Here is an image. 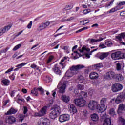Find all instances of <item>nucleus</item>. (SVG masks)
Segmentation results:
<instances>
[{
  "mask_svg": "<svg viewBox=\"0 0 125 125\" xmlns=\"http://www.w3.org/2000/svg\"><path fill=\"white\" fill-rule=\"evenodd\" d=\"M84 68V66L83 65L79 64L77 65H73L70 68V71H67L65 74V77L66 78H72L73 76H75V75H77L78 73H79V70H81V69H83Z\"/></svg>",
  "mask_w": 125,
  "mask_h": 125,
  "instance_id": "1",
  "label": "nucleus"
},
{
  "mask_svg": "<svg viewBox=\"0 0 125 125\" xmlns=\"http://www.w3.org/2000/svg\"><path fill=\"white\" fill-rule=\"evenodd\" d=\"M49 117L52 120H54L61 114V108L59 106H55L51 109Z\"/></svg>",
  "mask_w": 125,
  "mask_h": 125,
  "instance_id": "2",
  "label": "nucleus"
},
{
  "mask_svg": "<svg viewBox=\"0 0 125 125\" xmlns=\"http://www.w3.org/2000/svg\"><path fill=\"white\" fill-rule=\"evenodd\" d=\"M96 50H97V49H94L90 51V49L85 46H83L81 49H79V51H80L81 53H82V55H85V57H87V58H90V55L92 54V52H94V51H96ZM89 51L90 52H89Z\"/></svg>",
  "mask_w": 125,
  "mask_h": 125,
  "instance_id": "3",
  "label": "nucleus"
},
{
  "mask_svg": "<svg viewBox=\"0 0 125 125\" xmlns=\"http://www.w3.org/2000/svg\"><path fill=\"white\" fill-rule=\"evenodd\" d=\"M101 119L104 120L103 125H111V118H109L106 113L100 114Z\"/></svg>",
  "mask_w": 125,
  "mask_h": 125,
  "instance_id": "4",
  "label": "nucleus"
},
{
  "mask_svg": "<svg viewBox=\"0 0 125 125\" xmlns=\"http://www.w3.org/2000/svg\"><path fill=\"white\" fill-rule=\"evenodd\" d=\"M47 110V107L44 106L40 110V111L35 112L34 113V116L35 117H42V116H44V115L46 114Z\"/></svg>",
  "mask_w": 125,
  "mask_h": 125,
  "instance_id": "5",
  "label": "nucleus"
},
{
  "mask_svg": "<svg viewBox=\"0 0 125 125\" xmlns=\"http://www.w3.org/2000/svg\"><path fill=\"white\" fill-rule=\"evenodd\" d=\"M80 98L75 100V103L79 107H83L85 105V100L83 99V96H80Z\"/></svg>",
  "mask_w": 125,
  "mask_h": 125,
  "instance_id": "6",
  "label": "nucleus"
},
{
  "mask_svg": "<svg viewBox=\"0 0 125 125\" xmlns=\"http://www.w3.org/2000/svg\"><path fill=\"white\" fill-rule=\"evenodd\" d=\"M50 25V22L49 21H45L41 23L38 28H37V31H42L48 27Z\"/></svg>",
  "mask_w": 125,
  "mask_h": 125,
  "instance_id": "7",
  "label": "nucleus"
},
{
  "mask_svg": "<svg viewBox=\"0 0 125 125\" xmlns=\"http://www.w3.org/2000/svg\"><path fill=\"white\" fill-rule=\"evenodd\" d=\"M70 120V115L69 114H62L59 117V121L60 123H64Z\"/></svg>",
  "mask_w": 125,
  "mask_h": 125,
  "instance_id": "8",
  "label": "nucleus"
},
{
  "mask_svg": "<svg viewBox=\"0 0 125 125\" xmlns=\"http://www.w3.org/2000/svg\"><path fill=\"white\" fill-rule=\"evenodd\" d=\"M123 89V85L119 83H115L112 86V90L113 92H118L120 90Z\"/></svg>",
  "mask_w": 125,
  "mask_h": 125,
  "instance_id": "9",
  "label": "nucleus"
},
{
  "mask_svg": "<svg viewBox=\"0 0 125 125\" xmlns=\"http://www.w3.org/2000/svg\"><path fill=\"white\" fill-rule=\"evenodd\" d=\"M116 78V73L113 71H109L107 72L105 76V79L106 80H112Z\"/></svg>",
  "mask_w": 125,
  "mask_h": 125,
  "instance_id": "10",
  "label": "nucleus"
},
{
  "mask_svg": "<svg viewBox=\"0 0 125 125\" xmlns=\"http://www.w3.org/2000/svg\"><path fill=\"white\" fill-rule=\"evenodd\" d=\"M125 98V92H122L119 95L117 98L115 100V102L117 104H119V103H121L122 101H123L124 98Z\"/></svg>",
  "mask_w": 125,
  "mask_h": 125,
  "instance_id": "11",
  "label": "nucleus"
},
{
  "mask_svg": "<svg viewBox=\"0 0 125 125\" xmlns=\"http://www.w3.org/2000/svg\"><path fill=\"white\" fill-rule=\"evenodd\" d=\"M121 54H122V53L121 52H116L115 53H113L111 55V57L112 59H113L114 60L121 59Z\"/></svg>",
  "mask_w": 125,
  "mask_h": 125,
  "instance_id": "12",
  "label": "nucleus"
},
{
  "mask_svg": "<svg viewBox=\"0 0 125 125\" xmlns=\"http://www.w3.org/2000/svg\"><path fill=\"white\" fill-rule=\"evenodd\" d=\"M96 109H97V112L98 113H102V112H104V111H106V109H107V106H103L102 105H101V106H100V105H98L97 104V106H96Z\"/></svg>",
  "mask_w": 125,
  "mask_h": 125,
  "instance_id": "13",
  "label": "nucleus"
},
{
  "mask_svg": "<svg viewBox=\"0 0 125 125\" xmlns=\"http://www.w3.org/2000/svg\"><path fill=\"white\" fill-rule=\"evenodd\" d=\"M96 106H97V103L93 101H90L88 104V108H89L90 110H95Z\"/></svg>",
  "mask_w": 125,
  "mask_h": 125,
  "instance_id": "14",
  "label": "nucleus"
},
{
  "mask_svg": "<svg viewBox=\"0 0 125 125\" xmlns=\"http://www.w3.org/2000/svg\"><path fill=\"white\" fill-rule=\"evenodd\" d=\"M61 99L63 102L68 103L71 100V98L67 95H62L61 96Z\"/></svg>",
  "mask_w": 125,
  "mask_h": 125,
  "instance_id": "15",
  "label": "nucleus"
},
{
  "mask_svg": "<svg viewBox=\"0 0 125 125\" xmlns=\"http://www.w3.org/2000/svg\"><path fill=\"white\" fill-rule=\"evenodd\" d=\"M16 121V119H15V117L12 116H10L6 119V122L8 124H13L14 123H15Z\"/></svg>",
  "mask_w": 125,
  "mask_h": 125,
  "instance_id": "16",
  "label": "nucleus"
},
{
  "mask_svg": "<svg viewBox=\"0 0 125 125\" xmlns=\"http://www.w3.org/2000/svg\"><path fill=\"white\" fill-rule=\"evenodd\" d=\"M125 110V105L124 104H121L118 107V113L119 115H121L123 113V111Z\"/></svg>",
  "mask_w": 125,
  "mask_h": 125,
  "instance_id": "17",
  "label": "nucleus"
},
{
  "mask_svg": "<svg viewBox=\"0 0 125 125\" xmlns=\"http://www.w3.org/2000/svg\"><path fill=\"white\" fill-rule=\"evenodd\" d=\"M17 112V110L14 109L13 107L11 108L6 113L5 115H11V114H15V113Z\"/></svg>",
  "mask_w": 125,
  "mask_h": 125,
  "instance_id": "18",
  "label": "nucleus"
},
{
  "mask_svg": "<svg viewBox=\"0 0 125 125\" xmlns=\"http://www.w3.org/2000/svg\"><path fill=\"white\" fill-rule=\"evenodd\" d=\"M69 111L70 113H77V108L75 107V105L73 104H70L69 105Z\"/></svg>",
  "mask_w": 125,
  "mask_h": 125,
  "instance_id": "19",
  "label": "nucleus"
},
{
  "mask_svg": "<svg viewBox=\"0 0 125 125\" xmlns=\"http://www.w3.org/2000/svg\"><path fill=\"white\" fill-rule=\"evenodd\" d=\"M89 77L90 79H91V80H94L98 78V74L95 72H92L90 73Z\"/></svg>",
  "mask_w": 125,
  "mask_h": 125,
  "instance_id": "20",
  "label": "nucleus"
},
{
  "mask_svg": "<svg viewBox=\"0 0 125 125\" xmlns=\"http://www.w3.org/2000/svg\"><path fill=\"white\" fill-rule=\"evenodd\" d=\"M116 39L119 41H122V39H125V33H122L116 36Z\"/></svg>",
  "mask_w": 125,
  "mask_h": 125,
  "instance_id": "21",
  "label": "nucleus"
},
{
  "mask_svg": "<svg viewBox=\"0 0 125 125\" xmlns=\"http://www.w3.org/2000/svg\"><path fill=\"white\" fill-rule=\"evenodd\" d=\"M115 79L117 82H121L124 80V77L121 74H116Z\"/></svg>",
  "mask_w": 125,
  "mask_h": 125,
  "instance_id": "22",
  "label": "nucleus"
},
{
  "mask_svg": "<svg viewBox=\"0 0 125 125\" xmlns=\"http://www.w3.org/2000/svg\"><path fill=\"white\" fill-rule=\"evenodd\" d=\"M66 87V84H63L59 88V93H64L65 92V88Z\"/></svg>",
  "mask_w": 125,
  "mask_h": 125,
  "instance_id": "23",
  "label": "nucleus"
},
{
  "mask_svg": "<svg viewBox=\"0 0 125 125\" xmlns=\"http://www.w3.org/2000/svg\"><path fill=\"white\" fill-rule=\"evenodd\" d=\"M104 40V38L100 37L99 39H92L90 41V43H93V42H101V41H103Z\"/></svg>",
  "mask_w": 125,
  "mask_h": 125,
  "instance_id": "24",
  "label": "nucleus"
},
{
  "mask_svg": "<svg viewBox=\"0 0 125 125\" xmlns=\"http://www.w3.org/2000/svg\"><path fill=\"white\" fill-rule=\"evenodd\" d=\"M109 52L106 53H102L101 55L99 56L100 59L101 60L104 59V58H106V57H108V55H109Z\"/></svg>",
  "mask_w": 125,
  "mask_h": 125,
  "instance_id": "25",
  "label": "nucleus"
},
{
  "mask_svg": "<svg viewBox=\"0 0 125 125\" xmlns=\"http://www.w3.org/2000/svg\"><path fill=\"white\" fill-rule=\"evenodd\" d=\"M107 101H108V100L107 99V98H103L101 100V105H102L103 106H104V107H107L106 106V104L107 103Z\"/></svg>",
  "mask_w": 125,
  "mask_h": 125,
  "instance_id": "26",
  "label": "nucleus"
},
{
  "mask_svg": "<svg viewBox=\"0 0 125 125\" xmlns=\"http://www.w3.org/2000/svg\"><path fill=\"white\" fill-rule=\"evenodd\" d=\"M91 118L92 119V121H93V122H97V121H98V115L95 113L92 114L91 115Z\"/></svg>",
  "mask_w": 125,
  "mask_h": 125,
  "instance_id": "27",
  "label": "nucleus"
},
{
  "mask_svg": "<svg viewBox=\"0 0 125 125\" xmlns=\"http://www.w3.org/2000/svg\"><path fill=\"white\" fill-rule=\"evenodd\" d=\"M122 69H124V65L122 66V63H118L116 64V70L117 71H121Z\"/></svg>",
  "mask_w": 125,
  "mask_h": 125,
  "instance_id": "28",
  "label": "nucleus"
},
{
  "mask_svg": "<svg viewBox=\"0 0 125 125\" xmlns=\"http://www.w3.org/2000/svg\"><path fill=\"white\" fill-rule=\"evenodd\" d=\"M53 71L57 75H60V73H61V71L59 69V68L57 67H55L53 68Z\"/></svg>",
  "mask_w": 125,
  "mask_h": 125,
  "instance_id": "29",
  "label": "nucleus"
},
{
  "mask_svg": "<svg viewBox=\"0 0 125 125\" xmlns=\"http://www.w3.org/2000/svg\"><path fill=\"white\" fill-rule=\"evenodd\" d=\"M1 83H2L5 85H8V84L9 83H10V81L8 79H5L2 80Z\"/></svg>",
  "mask_w": 125,
  "mask_h": 125,
  "instance_id": "30",
  "label": "nucleus"
},
{
  "mask_svg": "<svg viewBox=\"0 0 125 125\" xmlns=\"http://www.w3.org/2000/svg\"><path fill=\"white\" fill-rule=\"evenodd\" d=\"M94 67L97 70H99V69H100V68H102V67H103V65H102V63H98V64L94 65Z\"/></svg>",
  "mask_w": 125,
  "mask_h": 125,
  "instance_id": "31",
  "label": "nucleus"
},
{
  "mask_svg": "<svg viewBox=\"0 0 125 125\" xmlns=\"http://www.w3.org/2000/svg\"><path fill=\"white\" fill-rule=\"evenodd\" d=\"M19 117L20 118V119H19L20 122L22 123V122H23V120H24V118H26V115H25V114H20Z\"/></svg>",
  "mask_w": 125,
  "mask_h": 125,
  "instance_id": "32",
  "label": "nucleus"
},
{
  "mask_svg": "<svg viewBox=\"0 0 125 125\" xmlns=\"http://www.w3.org/2000/svg\"><path fill=\"white\" fill-rule=\"evenodd\" d=\"M11 27H12V25H9L2 29H3V31L5 33L6 31H8V30H9Z\"/></svg>",
  "mask_w": 125,
  "mask_h": 125,
  "instance_id": "33",
  "label": "nucleus"
},
{
  "mask_svg": "<svg viewBox=\"0 0 125 125\" xmlns=\"http://www.w3.org/2000/svg\"><path fill=\"white\" fill-rule=\"evenodd\" d=\"M80 83H85V80L83 78V77L80 76L78 79Z\"/></svg>",
  "mask_w": 125,
  "mask_h": 125,
  "instance_id": "34",
  "label": "nucleus"
},
{
  "mask_svg": "<svg viewBox=\"0 0 125 125\" xmlns=\"http://www.w3.org/2000/svg\"><path fill=\"white\" fill-rule=\"evenodd\" d=\"M119 123L121 125H125V119L122 117H119Z\"/></svg>",
  "mask_w": 125,
  "mask_h": 125,
  "instance_id": "35",
  "label": "nucleus"
},
{
  "mask_svg": "<svg viewBox=\"0 0 125 125\" xmlns=\"http://www.w3.org/2000/svg\"><path fill=\"white\" fill-rule=\"evenodd\" d=\"M109 114L111 115V116H115V115H116V112L115 111V109H111L109 111Z\"/></svg>",
  "mask_w": 125,
  "mask_h": 125,
  "instance_id": "36",
  "label": "nucleus"
},
{
  "mask_svg": "<svg viewBox=\"0 0 125 125\" xmlns=\"http://www.w3.org/2000/svg\"><path fill=\"white\" fill-rule=\"evenodd\" d=\"M77 88H78V89H80V90H83V89L84 88V86L79 84L77 85Z\"/></svg>",
  "mask_w": 125,
  "mask_h": 125,
  "instance_id": "37",
  "label": "nucleus"
},
{
  "mask_svg": "<svg viewBox=\"0 0 125 125\" xmlns=\"http://www.w3.org/2000/svg\"><path fill=\"white\" fill-rule=\"evenodd\" d=\"M20 47H21V44H19L15 46L14 48L13 49V50H14V51H15V50H17V49H19V48H20Z\"/></svg>",
  "mask_w": 125,
  "mask_h": 125,
  "instance_id": "38",
  "label": "nucleus"
},
{
  "mask_svg": "<svg viewBox=\"0 0 125 125\" xmlns=\"http://www.w3.org/2000/svg\"><path fill=\"white\" fill-rule=\"evenodd\" d=\"M89 20H86L84 21H80V23H83V25H85V24H88V22H89Z\"/></svg>",
  "mask_w": 125,
  "mask_h": 125,
  "instance_id": "39",
  "label": "nucleus"
},
{
  "mask_svg": "<svg viewBox=\"0 0 125 125\" xmlns=\"http://www.w3.org/2000/svg\"><path fill=\"white\" fill-rule=\"evenodd\" d=\"M17 97L18 98V101H22V102H24V101H25V100H24L23 99H22L21 97H20V96L19 95V94H18L17 96Z\"/></svg>",
  "mask_w": 125,
  "mask_h": 125,
  "instance_id": "40",
  "label": "nucleus"
},
{
  "mask_svg": "<svg viewBox=\"0 0 125 125\" xmlns=\"http://www.w3.org/2000/svg\"><path fill=\"white\" fill-rule=\"evenodd\" d=\"M26 64L27 63H22L18 64L16 67H19V69H20V68H22V67H24V66H25V65H26Z\"/></svg>",
  "mask_w": 125,
  "mask_h": 125,
  "instance_id": "41",
  "label": "nucleus"
},
{
  "mask_svg": "<svg viewBox=\"0 0 125 125\" xmlns=\"http://www.w3.org/2000/svg\"><path fill=\"white\" fill-rule=\"evenodd\" d=\"M38 90H39L40 91L41 94H44V91L43 90V89L42 87H39L38 89Z\"/></svg>",
  "mask_w": 125,
  "mask_h": 125,
  "instance_id": "42",
  "label": "nucleus"
},
{
  "mask_svg": "<svg viewBox=\"0 0 125 125\" xmlns=\"http://www.w3.org/2000/svg\"><path fill=\"white\" fill-rule=\"evenodd\" d=\"M53 56H50L49 57V59H48V60L47 61V63L48 64L49 63H50L51 62V60H52V59H53Z\"/></svg>",
  "mask_w": 125,
  "mask_h": 125,
  "instance_id": "43",
  "label": "nucleus"
},
{
  "mask_svg": "<svg viewBox=\"0 0 125 125\" xmlns=\"http://www.w3.org/2000/svg\"><path fill=\"white\" fill-rule=\"evenodd\" d=\"M82 95L83 96V97L84 98H86V97H87V93L85 92H82L81 93Z\"/></svg>",
  "mask_w": 125,
  "mask_h": 125,
  "instance_id": "44",
  "label": "nucleus"
},
{
  "mask_svg": "<svg viewBox=\"0 0 125 125\" xmlns=\"http://www.w3.org/2000/svg\"><path fill=\"white\" fill-rule=\"evenodd\" d=\"M89 12H90V9H85L83 11L84 14H87V13H89Z\"/></svg>",
  "mask_w": 125,
  "mask_h": 125,
  "instance_id": "45",
  "label": "nucleus"
},
{
  "mask_svg": "<svg viewBox=\"0 0 125 125\" xmlns=\"http://www.w3.org/2000/svg\"><path fill=\"white\" fill-rule=\"evenodd\" d=\"M105 44L108 47H110L113 45V43H112L111 42H105Z\"/></svg>",
  "mask_w": 125,
  "mask_h": 125,
  "instance_id": "46",
  "label": "nucleus"
},
{
  "mask_svg": "<svg viewBox=\"0 0 125 125\" xmlns=\"http://www.w3.org/2000/svg\"><path fill=\"white\" fill-rule=\"evenodd\" d=\"M32 25H33V22L30 21L27 25V28H28V29H31L32 28Z\"/></svg>",
  "mask_w": 125,
  "mask_h": 125,
  "instance_id": "47",
  "label": "nucleus"
},
{
  "mask_svg": "<svg viewBox=\"0 0 125 125\" xmlns=\"http://www.w3.org/2000/svg\"><path fill=\"white\" fill-rule=\"evenodd\" d=\"M24 111H23V114H24V115H26V114H27V112H28V108H27V107L26 106H24Z\"/></svg>",
  "mask_w": 125,
  "mask_h": 125,
  "instance_id": "48",
  "label": "nucleus"
},
{
  "mask_svg": "<svg viewBox=\"0 0 125 125\" xmlns=\"http://www.w3.org/2000/svg\"><path fill=\"white\" fill-rule=\"evenodd\" d=\"M118 5L119 6H122L123 5H125V1H121L119 3Z\"/></svg>",
  "mask_w": 125,
  "mask_h": 125,
  "instance_id": "49",
  "label": "nucleus"
},
{
  "mask_svg": "<svg viewBox=\"0 0 125 125\" xmlns=\"http://www.w3.org/2000/svg\"><path fill=\"white\" fill-rule=\"evenodd\" d=\"M8 49H9V48H6V49H3V50H2L1 51V53H5V52H6V51H7V50H8Z\"/></svg>",
  "mask_w": 125,
  "mask_h": 125,
  "instance_id": "50",
  "label": "nucleus"
},
{
  "mask_svg": "<svg viewBox=\"0 0 125 125\" xmlns=\"http://www.w3.org/2000/svg\"><path fill=\"white\" fill-rule=\"evenodd\" d=\"M115 11H117V10L114 8H113L109 11V13H112L113 12H115Z\"/></svg>",
  "mask_w": 125,
  "mask_h": 125,
  "instance_id": "51",
  "label": "nucleus"
},
{
  "mask_svg": "<svg viewBox=\"0 0 125 125\" xmlns=\"http://www.w3.org/2000/svg\"><path fill=\"white\" fill-rule=\"evenodd\" d=\"M4 31H3V29H2V28H1V29H0V36L3 35V34H4Z\"/></svg>",
  "mask_w": 125,
  "mask_h": 125,
  "instance_id": "52",
  "label": "nucleus"
},
{
  "mask_svg": "<svg viewBox=\"0 0 125 125\" xmlns=\"http://www.w3.org/2000/svg\"><path fill=\"white\" fill-rule=\"evenodd\" d=\"M99 47H101V48H106V46L104 44H100Z\"/></svg>",
  "mask_w": 125,
  "mask_h": 125,
  "instance_id": "53",
  "label": "nucleus"
},
{
  "mask_svg": "<svg viewBox=\"0 0 125 125\" xmlns=\"http://www.w3.org/2000/svg\"><path fill=\"white\" fill-rule=\"evenodd\" d=\"M64 61H65V60L64 59H62L60 62V65H62V66H64V63H63V62H64Z\"/></svg>",
  "mask_w": 125,
  "mask_h": 125,
  "instance_id": "54",
  "label": "nucleus"
},
{
  "mask_svg": "<svg viewBox=\"0 0 125 125\" xmlns=\"http://www.w3.org/2000/svg\"><path fill=\"white\" fill-rule=\"evenodd\" d=\"M13 70V67L9 69L7 71L5 72V74H8V73L11 72Z\"/></svg>",
  "mask_w": 125,
  "mask_h": 125,
  "instance_id": "55",
  "label": "nucleus"
},
{
  "mask_svg": "<svg viewBox=\"0 0 125 125\" xmlns=\"http://www.w3.org/2000/svg\"><path fill=\"white\" fill-rule=\"evenodd\" d=\"M120 59H122L123 58H125V53H122L121 54Z\"/></svg>",
  "mask_w": 125,
  "mask_h": 125,
  "instance_id": "56",
  "label": "nucleus"
},
{
  "mask_svg": "<svg viewBox=\"0 0 125 125\" xmlns=\"http://www.w3.org/2000/svg\"><path fill=\"white\" fill-rule=\"evenodd\" d=\"M88 93L90 95H92L93 94V90H89Z\"/></svg>",
  "mask_w": 125,
  "mask_h": 125,
  "instance_id": "57",
  "label": "nucleus"
},
{
  "mask_svg": "<svg viewBox=\"0 0 125 125\" xmlns=\"http://www.w3.org/2000/svg\"><path fill=\"white\" fill-rule=\"evenodd\" d=\"M46 82L47 83H49L50 82H51V78L50 77H47Z\"/></svg>",
  "mask_w": 125,
  "mask_h": 125,
  "instance_id": "58",
  "label": "nucleus"
},
{
  "mask_svg": "<svg viewBox=\"0 0 125 125\" xmlns=\"http://www.w3.org/2000/svg\"><path fill=\"white\" fill-rule=\"evenodd\" d=\"M74 19H75V17H71L67 19V21H71V20H74Z\"/></svg>",
  "mask_w": 125,
  "mask_h": 125,
  "instance_id": "59",
  "label": "nucleus"
},
{
  "mask_svg": "<svg viewBox=\"0 0 125 125\" xmlns=\"http://www.w3.org/2000/svg\"><path fill=\"white\" fill-rule=\"evenodd\" d=\"M120 15L121 16H125V11H123L120 13Z\"/></svg>",
  "mask_w": 125,
  "mask_h": 125,
  "instance_id": "60",
  "label": "nucleus"
},
{
  "mask_svg": "<svg viewBox=\"0 0 125 125\" xmlns=\"http://www.w3.org/2000/svg\"><path fill=\"white\" fill-rule=\"evenodd\" d=\"M31 68H32L33 69H36V68H37V65L33 64L31 65Z\"/></svg>",
  "mask_w": 125,
  "mask_h": 125,
  "instance_id": "61",
  "label": "nucleus"
},
{
  "mask_svg": "<svg viewBox=\"0 0 125 125\" xmlns=\"http://www.w3.org/2000/svg\"><path fill=\"white\" fill-rule=\"evenodd\" d=\"M22 91L23 93H27V91L26 89H22Z\"/></svg>",
  "mask_w": 125,
  "mask_h": 125,
  "instance_id": "62",
  "label": "nucleus"
},
{
  "mask_svg": "<svg viewBox=\"0 0 125 125\" xmlns=\"http://www.w3.org/2000/svg\"><path fill=\"white\" fill-rule=\"evenodd\" d=\"M98 24L97 23H96L92 25V28H93L94 27H98Z\"/></svg>",
  "mask_w": 125,
  "mask_h": 125,
  "instance_id": "63",
  "label": "nucleus"
},
{
  "mask_svg": "<svg viewBox=\"0 0 125 125\" xmlns=\"http://www.w3.org/2000/svg\"><path fill=\"white\" fill-rule=\"evenodd\" d=\"M19 20L20 21H21V22H25V20H23V19H22V18H20V19H19Z\"/></svg>",
  "mask_w": 125,
  "mask_h": 125,
  "instance_id": "64",
  "label": "nucleus"
}]
</instances>
